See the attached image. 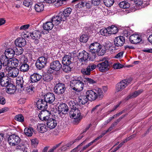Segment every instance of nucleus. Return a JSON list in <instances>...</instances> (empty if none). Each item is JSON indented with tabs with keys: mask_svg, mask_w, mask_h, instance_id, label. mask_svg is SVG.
<instances>
[{
	"mask_svg": "<svg viewBox=\"0 0 152 152\" xmlns=\"http://www.w3.org/2000/svg\"><path fill=\"white\" fill-rule=\"evenodd\" d=\"M96 68V66L95 64H90L86 68L82 69L81 72L84 75H89L91 74V71L94 69Z\"/></svg>",
	"mask_w": 152,
	"mask_h": 152,
	"instance_id": "nucleus-11",
	"label": "nucleus"
},
{
	"mask_svg": "<svg viewBox=\"0 0 152 152\" xmlns=\"http://www.w3.org/2000/svg\"><path fill=\"white\" fill-rule=\"evenodd\" d=\"M58 111L59 114L61 113L65 115L68 113L69 109L67 104L64 103L60 104L58 107Z\"/></svg>",
	"mask_w": 152,
	"mask_h": 152,
	"instance_id": "nucleus-16",
	"label": "nucleus"
},
{
	"mask_svg": "<svg viewBox=\"0 0 152 152\" xmlns=\"http://www.w3.org/2000/svg\"><path fill=\"white\" fill-rule=\"evenodd\" d=\"M40 113L42 115L43 120H45V121L48 119V116L50 115V113L47 110V109L41 110Z\"/></svg>",
	"mask_w": 152,
	"mask_h": 152,
	"instance_id": "nucleus-36",
	"label": "nucleus"
},
{
	"mask_svg": "<svg viewBox=\"0 0 152 152\" xmlns=\"http://www.w3.org/2000/svg\"><path fill=\"white\" fill-rule=\"evenodd\" d=\"M19 72V70L18 69L13 68L12 69L9 71L8 75L10 77H16L18 75Z\"/></svg>",
	"mask_w": 152,
	"mask_h": 152,
	"instance_id": "nucleus-32",
	"label": "nucleus"
},
{
	"mask_svg": "<svg viewBox=\"0 0 152 152\" xmlns=\"http://www.w3.org/2000/svg\"><path fill=\"white\" fill-rule=\"evenodd\" d=\"M84 80L82 77H78L70 82L71 88L75 91L80 92L83 88Z\"/></svg>",
	"mask_w": 152,
	"mask_h": 152,
	"instance_id": "nucleus-3",
	"label": "nucleus"
},
{
	"mask_svg": "<svg viewBox=\"0 0 152 152\" xmlns=\"http://www.w3.org/2000/svg\"><path fill=\"white\" fill-rule=\"evenodd\" d=\"M48 59V57L46 58L45 57L42 56L38 58L36 61V63H40L44 67H45L47 63Z\"/></svg>",
	"mask_w": 152,
	"mask_h": 152,
	"instance_id": "nucleus-30",
	"label": "nucleus"
},
{
	"mask_svg": "<svg viewBox=\"0 0 152 152\" xmlns=\"http://www.w3.org/2000/svg\"><path fill=\"white\" fill-rule=\"evenodd\" d=\"M72 9L69 7L67 8L63 11L61 12L57 15L52 17V20L56 24H59L61 21H64L70 18V15L71 13Z\"/></svg>",
	"mask_w": 152,
	"mask_h": 152,
	"instance_id": "nucleus-1",
	"label": "nucleus"
},
{
	"mask_svg": "<svg viewBox=\"0 0 152 152\" xmlns=\"http://www.w3.org/2000/svg\"><path fill=\"white\" fill-rule=\"evenodd\" d=\"M50 69L56 72H59L62 68V65L58 60H53L50 65Z\"/></svg>",
	"mask_w": 152,
	"mask_h": 152,
	"instance_id": "nucleus-10",
	"label": "nucleus"
},
{
	"mask_svg": "<svg viewBox=\"0 0 152 152\" xmlns=\"http://www.w3.org/2000/svg\"><path fill=\"white\" fill-rule=\"evenodd\" d=\"M85 82H84L85 83H86L87 82H88L90 83L94 84L96 83V81L93 80L87 77L85 78L84 79Z\"/></svg>",
	"mask_w": 152,
	"mask_h": 152,
	"instance_id": "nucleus-51",
	"label": "nucleus"
},
{
	"mask_svg": "<svg viewBox=\"0 0 152 152\" xmlns=\"http://www.w3.org/2000/svg\"><path fill=\"white\" fill-rule=\"evenodd\" d=\"M135 4L138 6H143V4L142 0H134Z\"/></svg>",
	"mask_w": 152,
	"mask_h": 152,
	"instance_id": "nucleus-55",
	"label": "nucleus"
},
{
	"mask_svg": "<svg viewBox=\"0 0 152 152\" xmlns=\"http://www.w3.org/2000/svg\"><path fill=\"white\" fill-rule=\"evenodd\" d=\"M126 86L122 80L118 83L116 85V90L117 92L121 91L126 88Z\"/></svg>",
	"mask_w": 152,
	"mask_h": 152,
	"instance_id": "nucleus-24",
	"label": "nucleus"
},
{
	"mask_svg": "<svg viewBox=\"0 0 152 152\" xmlns=\"http://www.w3.org/2000/svg\"><path fill=\"white\" fill-rule=\"evenodd\" d=\"M24 81L23 80V78H20L19 80H16V83L17 86H20L21 88L23 87Z\"/></svg>",
	"mask_w": 152,
	"mask_h": 152,
	"instance_id": "nucleus-46",
	"label": "nucleus"
},
{
	"mask_svg": "<svg viewBox=\"0 0 152 152\" xmlns=\"http://www.w3.org/2000/svg\"><path fill=\"white\" fill-rule=\"evenodd\" d=\"M101 45L97 42H95L91 44L89 46L90 51L92 53H97L100 51Z\"/></svg>",
	"mask_w": 152,
	"mask_h": 152,
	"instance_id": "nucleus-12",
	"label": "nucleus"
},
{
	"mask_svg": "<svg viewBox=\"0 0 152 152\" xmlns=\"http://www.w3.org/2000/svg\"><path fill=\"white\" fill-rule=\"evenodd\" d=\"M66 89L65 84L59 82L55 85L54 88V91L57 95H64Z\"/></svg>",
	"mask_w": 152,
	"mask_h": 152,
	"instance_id": "nucleus-8",
	"label": "nucleus"
},
{
	"mask_svg": "<svg viewBox=\"0 0 152 152\" xmlns=\"http://www.w3.org/2000/svg\"><path fill=\"white\" fill-rule=\"evenodd\" d=\"M122 144L120 143L117 147H116L110 152H115L121 147Z\"/></svg>",
	"mask_w": 152,
	"mask_h": 152,
	"instance_id": "nucleus-64",
	"label": "nucleus"
},
{
	"mask_svg": "<svg viewBox=\"0 0 152 152\" xmlns=\"http://www.w3.org/2000/svg\"><path fill=\"white\" fill-rule=\"evenodd\" d=\"M15 48L16 49H14L15 50V54L16 55H19L23 53V49L22 47H18V48H17L16 47Z\"/></svg>",
	"mask_w": 152,
	"mask_h": 152,
	"instance_id": "nucleus-47",
	"label": "nucleus"
},
{
	"mask_svg": "<svg viewBox=\"0 0 152 152\" xmlns=\"http://www.w3.org/2000/svg\"><path fill=\"white\" fill-rule=\"evenodd\" d=\"M32 146L34 148L36 147L38 144L39 141L36 138L32 139L31 140Z\"/></svg>",
	"mask_w": 152,
	"mask_h": 152,
	"instance_id": "nucleus-48",
	"label": "nucleus"
},
{
	"mask_svg": "<svg viewBox=\"0 0 152 152\" xmlns=\"http://www.w3.org/2000/svg\"><path fill=\"white\" fill-rule=\"evenodd\" d=\"M103 59L102 61L99 63L96 66V67L101 72H105L108 71L112 66V63L111 61H109L107 60Z\"/></svg>",
	"mask_w": 152,
	"mask_h": 152,
	"instance_id": "nucleus-6",
	"label": "nucleus"
},
{
	"mask_svg": "<svg viewBox=\"0 0 152 152\" xmlns=\"http://www.w3.org/2000/svg\"><path fill=\"white\" fill-rule=\"evenodd\" d=\"M8 85L6 87L7 92L9 94H14L16 91V87L12 83Z\"/></svg>",
	"mask_w": 152,
	"mask_h": 152,
	"instance_id": "nucleus-31",
	"label": "nucleus"
},
{
	"mask_svg": "<svg viewBox=\"0 0 152 152\" xmlns=\"http://www.w3.org/2000/svg\"><path fill=\"white\" fill-rule=\"evenodd\" d=\"M42 78V76L37 73H34L30 76V80L32 83H37Z\"/></svg>",
	"mask_w": 152,
	"mask_h": 152,
	"instance_id": "nucleus-22",
	"label": "nucleus"
},
{
	"mask_svg": "<svg viewBox=\"0 0 152 152\" xmlns=\"http://www.w3.org/2000/svg\"><path fill=\"white\" fill-rule=\"evenodd\" d=\"M46 120L47 127L50 129H53L56 126L57 123L55 119L53 118H50Z\"/></svg>",
	"mask_w": 152,
	"mask_h": 152,
	"instance_id": "nucleus-21",
	"label": "nucleus"
},
{
	"mask_svg": "<svg viewBox=\"0 0 152 152\" xmlns=\"http://www.w3.org/2000/svg\"><path fill=\"white\" fill-rule=\"evenodd\" d=\"M120 7L123 9L128 8L130 7V4L128 2L124 1L120 2L119 4Z\"/></svg>",
	"mask_w": 152,
	"mask_h": 152,
	"instance_id": "nucleus-38",
	"label": "nucleus"
},
{
	"mask_svg": "<svg viewBox=\"0 0 152 152\" xmlns=\"http://www.w3.org/2000/svg\"><path fill=\"white\" fill-rule=\"evenodd\" d=\"M100 0H92V3L94 6H98L100 3Z\"/></svg>",
	"mask_w": 152,
	"mask_h": 152,
	"instance_id": "nucleus-54",
	"label": "nucleus"
},
{
	"mask_svg": "<svg viewBox=\"0 0 152 152\" xmlns=\"http://www.w3.org/2000/svg\"><path fill=\"white\" fill-rule=\"evenodd\" d=\"M28 62V58L24 57L23 58H22V59H21L20 60V64H22L24 63H27Z\"/></svg>",
	"mask_w": 152,
	"mask_h": 152,
	"instance_id": "nucleus-57",
	"label": "nucleus"
},
{
	"mask_svg": "<svg viewBox=\"0 0 152 152\" xmlns=\"http://www.w3.org/2000/svg\"><path fill=\"white\" fill-rule=\"evenodd\" d=\"M107 29L106 28H103L101 29L100 31V33L101 34L104 36H108V33H107Z\"/></svg>",
	"mask_w": 152,
	"mask_h": 152,
	"instance_id": "nucleus-52",
	"label": "nucleus"
},
{
	"mask_svg": "<svg viewBox=\"0 0 152 152\" xmlns=\"http://www.w3.org/2000/svg\"><path fill=\"white\" fill-rule=\"evenodd\" d=\"M15 53V51L14 49L9 48L6 49L5 50L4 56L7 57L10 59H11L13 58Z\"/></svg>",
	"mask_w": 152,
	"mask_h": 152,
	"instance_id": "nucleus-23",
	"label": "nucleus"
},
{
	"mask_svg": "<svg viewBox=\"0 0 152 152\" xmlns=\"http://www.w3.org/2000/svg\"><path fill=\"white\" fill-rule=\"evenodd\" d=\"M6 102V100L5 98L2 96H0V104L2 105L4 104Z\"/></svg>",
	"mask_w": 152,
	"mask_h": 152,
	"instance_id": "nucleus-58",
	"label": "nucleus"
},
{
	"mask_svg": "<svg viewBox=\"0 0 152 152\" xmlns=\"http://www.w3.org/2000/svg\"><path fill=\"white\" fill-rule=\"evenodd\" d=\"M104 4L107 7H109L112 6L114 2V0H104Z\"/></svg>",
	"mask_w": 152,
	"mask_h": 152,
	"instance_id": "nucleus-41",
	"label": "nucleus"
},
{
	"mask_svg": "<svg viewBox=\"0 0 152 152\" xmlns=\"http://www.w3.org/2000/svg\"><path fill=\"white\" fill-rule=\"evenodd\" d=\"M14 119L15 120L21 122H23L24 121V118L22 114L16 115Z\"/></svg>",
	"mask_w": 152,
	"mask_h": 152,
	"instance_id": "nucleus-42",
	"label": "nucleus"
},
{
	"mask_svg": "<svg viewBox=\"0 0 152 152\" xmlns=\"http://www.w3.org/2000/svg\"><path fill=\"white\" fill-rule=\"evenodd\" d=\"M74 120L73 121V123L74 124L77 125L80 122L81 120L83 118V116H79L78 117H74L73 118Z\"/></svg>",
	"mask_w": 152,
	"mask_h": 152,
	"instance_id": "nucleus-43",
	"label": "nucleus"
},
{
	"mask_svg": "<svg viewBox=\"0 0 152 152\" xmlns=\"http://www.w3.org/2000/svg\"><path fill=\"white\" fill-rule=\"evenodd\" d=\"M123 34V37H128L130 35V32H129V31H124Z\"/></svg>",
	"mask_w": 152,
	"mask_h": 152,
	"instance_id": "nucleus-62",
	"label": "nucleus"
},
{
	"mask_svg": "<svg viewBox=\"0 0 152 152\" xmlns=\"http://www.w3.org/2000/svg\"><path fill=\"white\" fill-rule=\"evenodd\" d=\"M30 26V25L29 24L21 26L20 28V30H26L28 29Z\"/></svg>",
	"mask_w": 152,
	"mask_h": 152,
	"instance_id": "nucleus-59",
	"label": "nucleus"
},
{
	"mask_svg": "<svg viewBox=\"0 0 152 152\" xmlns=\"http://www.w3.org/2000/svg\"><path fill=\"white\" fill-rule=\"evenodd\" d=\"M15 44L18 47H23L26 45V41L23 37H19L15 40Z\"/></svg>",
	"mask_w": 152,
	"mask_h": 152,
	"instance_id": "nucleus-20",
	"label": "nucleus"
},
{
	"mask_svg": "<svg viewBox=\"0 0 152 152\" xmlns=\"http://www.w3.org/2000/svg\"><path fill=\"white\" fill-rule=\"evenodd\" d=\"M30 36L31 38L34 40V43L37 45L39 43V39L42 36L41 32L40 31L35 30L32 33H30Z\"/></svg>",
	"mask_w": 152,
	"mask_h": 152,
	"instance_id": "nucleus-9",
	"label": "nucleus"
},
{
	"mask_svg": "<svg viewBox=\"0 0 152 152\" xmlns=\"http://www.w3.org/2000/svg\"><path fill=\"white\" fill-rule=\"evenodd\" d=\"M111 27V29L110 30L111 33H110V34H115L118 32V29L117 27L114 25H112Z\"/></svg>",
	"mask_w": 152,
	"mask_h": 152,
	"instance_id": "nucleus-45",
	"label": "nucleus"
},
{
	"mask_svg": "<svg viewBox=\"0 0 152 152\" xmlns=\"http://www.w3.org/2000/svg\"><path fill=\"white\" fill-rule=\"evenodd\" d=\"M32 4L31 0H25L23 2V5L27 7H29Z\"/></svg>",
	"mask_w": 152,
	"mask_h": 152,
	"instance_id": "nucleus-49",
	"label": "nucleus"
},
{
	"mask_svg": "<svg viewBox=\"0 0 152 152\" xmlns=\"http://www.w3.org/2000/svg\"><path fill=\"white\" fill-rule=\"evenodd\" d=\"M99 106V105H97L93 107L91 111V113H94L97 110V107Z\"/></svg>",
	"mask_w": 152,
	"mask_h": 152,
	"instance_id": "nucleus-63",
	"label": "nucleus"
},
{
	"mask_svg": "<svg viewBox=\"0 0 152 152\" xmlns=\"http://www.w3.org/2000/svg\"><path fill=\"white\" fill-rule=\"evenodd\" d=\"M34 129L31 126H29L28 127L26 128L24 130V133L26 136L28 137H31L33 134Z\"/></svg>",
	"mask_w": 152,
	"mask_h": 152,
	"instance_id": "nucleus-34",
	"label": "nucleus"
},
{
	"mask_svg": "<svg viewBox=\"0 0 152 152\" xmlns=\"http://www.w3.org/2000/svg\"><path fill=\"white\" fill-rule=\"evenodd\" d=\"M79 100L78 101L79 104H84L88 101H89V99H88L86 94L84 95H80L79 97Z\"/></svg>",
	"mask_w": 152,
	"mask_h": 152,
	"instance_id": "nucleus-27",
	"label": "nucleus"
},
{
	"mask_svg": "<svg viewBox=\"0 0 152 152\" xmlns=\"http://www.w3.org/2000/svg\"><path fill=\"white\" fill-rule=\"evenodd\" d=\"M129 40L131 43L136 44L141 42L142 39L138 34L131 35L129 37Z\"/></svg>",
	"mask_w": 152,
	"mask_h": 152,
	"instance_id": "nucleus-17",
	"label": "nucleus"
},
{
	"mask_svg": "<svg viewBox=\"0 0 152 152\" xmlns=\"http://www.w3.org/2000/svg\"><path fill=\"white\" fill-rule=\"evenodd\" d=\"M143 6L146 7L149 4L150 0H142Z\"/></svg>",
	"mask_w": 152,
	"mask_h": 152,
	"instance_id": "nucleus-60",
	"label": "nucleus"
},
{
	"mask_svg": "<svg viewBox=\"0 0 152 152\" xmlns=\"http://www.w3.org/2000/svg\"><path fill=\"white\" fill-rule=\"evenodd\" d=\"M9 137L5 138L7 140L9 145L12 146L18 145L20 142L21 139L19 137L15 134L8 135Z\"/></svg>",
	"mask_w": 152,
	"mask_h": 152,
	"instance_id": "nucleus-7",
	"label": "nucleus"
},
{
	"mask_svg": "<svg viewBox=\"0 0 152 152\" xmlns=\"http://www.w3.org/2000/svg\"><path fill=\"white\" fill-rule=\"evenodd\" d=\"M46 126L45 124H41L37 126V129L39 132L41 133H44L48 130L46 129Z\"/></svg>",
	"mask_w": 152,
	"mask_h": 152,
	"instance_id": "nucleus-35",
	"label": "nucleus"
},
{
	"mask_svg": "<svg viewBox=\"0 0 152 152\" xmlns=\"http://www.w3.org/2000/svg\"><path fill=\"white\" fill-rule=\"evenodd\" d=\"M106 49L104 46H102L101 45V48L100 49V51H99L98 53L99 56H102L106 52Z\"/></svg>",
	"mask_w": 152,
	"mask_h": 152,
	"instance_id": "nucleus-44",
	"label": "nucleus"
},
{
	"mask_svg": "<svg viewBox=\"0 0 152 152\" xmlns=\"http://www.w3.org/2000/svg\"><path fill=\"white\" fill-rule=\"evenodd\" d=\"M35 66L37 69L39 70H41L44 67L43 66V65L39 63H35Z\"/></svg>",
	"mask_w": 152,
	"mask_h": 152,
	"instance_id": "nucleus-56",
	"label": "nucleus"
},
{
	"mask_svg": "<svg viewBox=\"0 0 152 152\" xmlns=\"http://www.w3.org/2000/svg\"><path fill=\"white\" fill-rule=\"evenodd\" d=\"M124 54V52L121 51L117 54L115 56V58H120L121 57H122L123 56Z\"/></svg>",
	"mask_w": 152,
	"mask_h": 152,
	"instance_id": "nucleus-61",
	"label": "nucleus"
},
{
	"mask_svg": "<svg viewBox=\"0 0 152 152\" xmlns=\"http://www.w3.org/2000/svg\"><path fill=\"white\" fill-rule=\"evenodd\" d=\"M89 38V37L87 34H83L80 36V41L81 42L86 43Z\"/></svg>",
	"mask_w": 152,
	"mask_h": 152,
	"instance_id": "nucleus-39",
	"label": "nucleus"
},
{
	"mask_svg": "<svg viewBox=\"0 0 152 152\" xmlns=\"http://www.w3.org/2000/svg\"><path fill=\"white\" fill-rule=\"evenodd\" d=\"M20 64V69L21 71L27 72L29 69V66L27 63H24Z\"/></svg>",
	"mask_w": 152,
	"mask_h": 152,
	"instance_id": "nucleus-37",
	"label": "nucleus"
},
{
	"mask_svg": "<svg viewBox=\"0 0 152 152\" xmlns=\"http://www.w3.org/2000/svg\"><path fill=\"white\" fill-rule=\"evenodd\" d=\"M34 7L36 12H39L44 10V5L43 4L39 3L35 4Z\"/></svg>",
	"mask_w": 152,
	"mask_h": 152,
	"instance_id": "nucleus-33",
	"label": "nucleus"
},
{
	"mask_svg": "<svg viewBox=\"0 0 152 152\" xmlns=\"http://www.w3.org/2000/svg\"><path fill=\"white\" fill-rule=\"evenodd\" d=\"M113 68L115 69H120L122 68L124 66L122 64L119 63H115L113 65Z\"/></svg>",
	"mask_w": 152,
	"mask_h": 152,
	"instance_id": "nucleus-50",
	"label": "nucleus"
},
{
	"mask_svg": "<svg viewBox=\"0 0 152 152\" xmlns=\"http://www.w3.org/2000/svg\"><path fill=\"white\" fill-rule=\"evenodd\" d=\"M42 78L44 81L49 83L53 79V77L52 75L51 74L45 73L42 76Z\"/></svg>",
	"mask_w": 152,
	"mask_h": 152,
	"instance_id": "nucleus-25",
	"label": "nucleus"
},
{
	"mask_svg": "<svg viewBox=\"0 0 152 152\" xmlns=\"http://www.w3.org/2000/svg\"><path fill=\"white\" fill-rule=\"evenodd\" d=\"M77 57L79 60L81 62L86 61L88 58L90 60L91 58H89V54L84 50L79 53Z\"/></svg>",
	"mask_w": 152,
	"mask_h": 152,
	"instance_id": "nucleus-15",
	"label": "nucleus"
},
{
	"mask_svg": "<svg viewBox=\"0 0 152 152\" xmlns=\"http://www.w3.org/2000/svg\"><path fill=\"white\" fill-rule=\"evenodd\" d=\"M132 80V78H129L128 79H126L123 80H122L124 81V83L126 84V86L130 83L131 82Z\"/></svg>",
	"mask_w": 152,
	"mask_h": 152,
	"instance_id": "nucleus-53",
	"label": "nucleus"
},
{
	"mask_svg": "<svg viewBox=\"0 0 152 152\" xmlns=\"http://www.w3.org/2000/svg\"><path fill=\"white\" fill-rule=\"evenodd\" d=\"M36 105L37 108L41 110L47 109L48 108L47 102L45 100L43 101L42 99H40L37 101Z\"/></svg>",
	"mask_w": 152,
	"mask_h": 152,
	"instance_id": "nucleus-18",
	"label": "nucleus"
},
{
	"mask_svg": "<svg viewBox=\"0 0 152 152\" xmlns=\"http://www.w3.org/2000/svg\"><path fill=\"white\" fill-rule=\"evenodd\" d=\"M69 104L71 107V110L70 112V115L72 117H78L81 116L80 115V113L79 110L77 108L79 105L78 103H75L74 101H70L69 102Z\"/></svg>",
	"mask_w": 152,
	"mask_h": 152,
	"instance_id": "nucleus-5",
	"label": "nucleus"
},
{
	"mask_svg": "<svg viewBox=\"0 0 152 152\" xmlns=\"http://www.w3.org/2000/svg\"><path fill=\"white\" fill-rule=\"evenodd\" d=\"M11 83L10 78L7 76H5L3 80L0 82L1 86L6 87L9 86L8 85Z\"/></svg>",
	"mask_w": 152,
	"mask_h": 152,
	"instance_id": "nucleus-28",
	"label": "nucleus"
},
{
	"mask_svg": "<svg viewBox=\"0 0 152 152\" xmlns=\"http://www.w3.org/2000/svg\"><path fill=\"white\" fill-rule=\"evenodd\" d=\"M125 39L124 37L120 36L115 38L114 40L115 47H121L125 43Z\"/></svg>",
	"mask_w": 152,
	"mask_h": 152,
	"instance_id": "nucleus-13",
	"label": "nucleus"
},
{
	"mask_svg": "<svg viewBox=\"0 0 152 152\" xmlns=\"http://www.w3.org/2000/svg\"><path fill=\"white\" fill-rule=\"evenodd\" d=\"M54 24L55 25H58L59 24H56L52 20V18L51 19L50 21L46 22L45 23H43V28L44 30L48 31L51 30L53 27Z\"/></svg>",
	"mask_w": 152,
	"mask_h": 152,
	"instance_id": "nucleus-19",
	"label": "nucleus"
},
{
	"mask_svg": "<svg viewBox=\"0 0 152 152\" xmlns=\"http://www.w3.org/2000/svg\"><path fill=\"white\" fill-rule=\"evenodd\" d=\"M55 100V95L53 93L48 92L44 96V100L47 103L52 104L54 102Z\"/></svg>",
	"mask_w": 152,
	"mask_h": 152,
	"instance_id": "nucleus-14",
	"label": "nucleus"
},
{
	"mask_svg": "<svg viewBox=\"0 0 152 152\" xmlns=\"http://www.w3.org/2000/svg\"><path fill=\"white\" fill-rule=\"evenodd\" d=\"M143 91V90L142 89H140L137 91H135L133 93L127 96L126 99V100H128L130 99L134 98L136 97Z\"/></svg>",
	"mask_w": 152,
	"mask_h": 152,
	"instance_id": "nucleus-26",
	"label": "nucleus"
},
{
	"mask_svg": "<svg viewBox=\"0 0 152 152\" xmlns=\"http://www.w3.org/2000/svg\"><path fill=\"white\" fill-rule=\"evenodd\" d=\"M10 58L4 55H1L0 57V60L2 63V65L3 66H6L7 65H9L10 64L11 61H10Z\"/></svg>",
	"mask_w": 152,
	"mask_h": 152,
	"instance_id": "nucleus-29",
	"label": "nucleus"
},
{
	"mask_svg": "<svg viewBox=\"0 0 152 152\" xmlns=\"http://www.w3.org/2000/svg\"><path fill=\"white\" fill-rule=\"evenodd\" d=\"M71 60L72 57L69 55H65L63 57L62 61L63 66L61 68L63 71L66 73L71 71L72 69L71 64L72 63Z\"/></svg>",
	"mask_w": 152,
	"mask_h": 152,
	"instance_id": "nucleus-4",
	"label": "nucleus"
},
{
	"mask_svg": "<svg viewBox=\"0 0 152 152\" xmlns=\"http://www.w3.org/2000/svg\"><path fill=\"white\" fill-rule=\"evenodd\" d=\"M86 94L89 99V101H91L96 99L101 100L104 96L102 91L99 88L87 90Z\"/></svg>",
	"mask_w": 152,
	"mask_h": 152,
	"instance_id": "nucleus-2",
	"label": "nucleus"
},
{
	"mask_svg": "<svg viewBox=\"0 0 152 152\" xmlns=\"http://www.w3.org/2000/svg\"><path fill=\"white\" fill-rule=\"evenodd\" d=\"M12 60L11 61L10 64L14 68L17 67L18 65L19 61L16 58H13Z\"/></svg>",
	"mask_w": 152,
	"mask_h": 152,
	"instance_id": "nucleus-40",
	"label": "nucleus"
}]
</instances>
